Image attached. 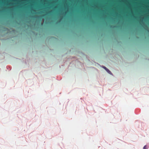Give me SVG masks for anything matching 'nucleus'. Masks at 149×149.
I'll return each mask as SVG.
<instances>
[{"label": "nucleus", "mask_w": 149, "mask_h": 149, "mask_svg": "<svg viewBox=\"0 0 149 149\" xmlns=\"http://www.w3.org/2000/svg\"><path fill=\"white\" fill-rule=\"evenodd\" d=\"M106 70L108 73L111 75H113V74L111 73V71L109 70L108 68Z\"/></svg>", "instance_id": "1"}, {"label": "nucleus", "mask_w": 149, "mask_h": 149, "mask_svg": "<svg viewBox=\"0 0 149 149\" xmlns=\"http://www.w3.org/2000/svg\"><path fill=\"white\" fill-rule=\"evenodd\" d=\"M101 67L103 68L105 70H107V69L106 67L104 66L103 65L101 66Z\"/></svg>", "instance_id": "2"}, {"label": "nucleus", "mask_w": 149, "mask_h": 149, "mask_svg": "<svg viewBox=\"0 0 149 149\" xmlns=\"http://www.w3.org/2000/svg\"><path fill=\"white\" fill-rule=\"evenodd\" d=\"M148 147H147L146 145H145L143 147V149H148Z\"/></svg>", "instance_id": "3"}]
</instances>
